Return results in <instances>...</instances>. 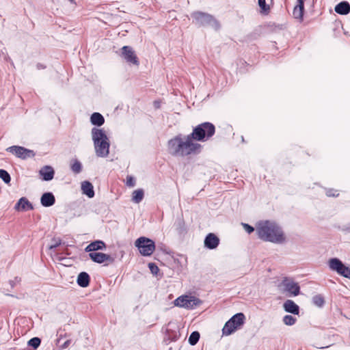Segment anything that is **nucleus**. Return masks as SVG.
<instances>
[{"label":"nucleus","instance_id":"1","mask_svg":"<svg viewBox=\"0 0 350 350\" xmlns=\"http://www.w3.org/2000/svg\"><path fill=\"white\" fill-rule=\"evenodd\" d=\"M215 133V126L209 122L201 123L193 129L191 133L178 134L167 142L169 153L174 157L197 155L202 152V146L197 142H206Z\"/></svg>","mask_w":350,"mask_h":350},{"label":"nucleus","instance_id":"2","mask_svg":"<svg viewBox=\"0 0 350 350\" xmlns=\"http://www.w3.org/2000/svg\"><path fill=\"white\" fill-rule=\"evenodd\" d=\"M256 232L258 237L263 241L282 244L286 240L281 226L271 220L259 221L256 225Z\"/></svg>","mask_w":350,"mask_h":350},{"label":"nucleus","instance_id":"3","mask_svg":"<svg viewBox=\"0 0 350 350\" xmlns=\"http://www.w3.org/2000/svg\"><path fill=\"white\" fill-rule=\"evenodd\" d=\"M92 140L96 155L105 157L109 154V140L103 129L93 128L92 129Z\"/></svg>","mask_w":350,"mask_h":350},{"label":"nucleus","instance_id":"4","mask_svg":"<svg viewBox=\"0 0 350 350\" xmlns=\"http://www.w3.org/2000/svg\"><path fill=\"white\" fill-rule=\"evenodd\" d=\"M193 22L199 26H212L215 28L219 27V22L211 14L197 11L191 13Z\"/></svg>","mask_w":350,"mask_h":350},{"label":"nucleus","instance_id":"5","mask_svg":"<svg viewBox=\"0 0 350 350\" xmlns=\"http://www.w3.org/2000/svg\"><path fill=\"white\" fill-rule=\"evenodd\" d=\"M245 317L243 313L239 312L232 316L225 324L222 332L224 335H230L237 329H239L245 323Z\"/></svg>","mask_w":350,"mask_h":350},{"label":"nucleus","instance_id":"6","mask_svg":"<svg viewBox=\"0 0 350 350\" xmlns=\"http://www.w3.org/2000/svg\"><path fill=\"white\" fill-rule=\"evenodd\" d=\"M135 245L144 256H150L155 250L154 242L152 239L145 237L138 238L135 242Z\"/></svg>","mask_w":350,"mask_h":350},{"label":"nucleus","instance_id":"7","mask_svg":"<svg viewBox=\"0 0 350 350\" xmlns=\"http://www.w3.org/2000/svg\"><path fill=\"white\" fill-rule=\"evenodd\" d=\"M329 266L332 270L336 271L345 278L350 279V268L346 267L339 259L336 258H331L329 260Z\"/></svg>","mask_w":350,"mask_h":350},{"label":"nucleus","instance_id":"8","mask_svg":"<svg viewBox=\"0 0 350 350\" xmlns=\"http://www.w3.org/2000/svg\"><path fill=\"white\" fill-rule=\"evenodd\" d=\"M6 151L21 159H27L29 157H33L36 154L33 150L20 146H10L6 148Z\"/></svg>","mask_w":350,"mask_h":350},{"label":"nucleus","instance_id":"9","mask_svg":"<svg viewBox=\"0 0 350 350\" xmlns=\"http://www.w3.org/2000/svg\"><path fill=\"white\" fill-rule=\"evenodd\" d=\"M281 286H283L284 291L288 293L290 295L297 296L300 293L299 284L288 278H284L282 280Z\"/></svg>","mask_w":350,"mask_h":350},{"label":"nucleus","instance_id":"10","mask_svg":"<svg viewBox=\"0 0 350 350\" xmlns=\"http://www.w3.org/2000/svg\"><path fill=\"white\" fill-rule=\"evenodd\" d=\"M121 51L122 57L126 61V62L133 64L136 66L139 64L138 57L135 55V51L132 47L129 46H124L121 49Z\"/></svg>","mask_w":350,"mask_h":350},{"label":"nucleus","instance_id":"11","mask_svg":"<svg viewBox=\"0 0 350 350\" xmlns=\"http://www.w3.org/2000/svg\"><path fill=\"white\" fill-rule=\"evenodd\" d=\"M89 257L92 261L99 264L105 262H108L109 263L114 262V258L110 255L101 252H90Z\"/></svg>","mask_w":350,"mask_h":350},{"label":"nucleus","instance_id":"12","mask_svg":"<svg viewBox=\"0 0 350 350\" xmlns=\"http://www.w3.org/2000/svg\"><path fill=\"white\" fill-rule=\"evenodd\" d=\"M219 244V239L213 233H209L204 239V246L210 250L215 249Z\"/></svg>","mask_w":350,"mask_h":350},{"label":"nucleus","instance_id":"13","mask_svg":"<svg viewBox=\"0 0 350 350\" xmlns=\"http://www.w3.org/2000/svg\"><path fill=\"white\" fill-rule=\"evenodd\" d=\"M39 174L43 180L49 181L53 178L55 171L51 166L45 165L40 170Z\"/></svg>","mask_w":350,"mask_h":350},{"label":"nucleus","instance_id":"14","mask_svg":"<svg viewBox=\"0 0 350 350\" xmlns=\"http://www.w3.org/2000/svg\"><path fill=\"white\" fill-rule=\"evenodd\" d=\"M32 204L25 197H22L14 206V209L18 211L32 210Z\"/></svg>","mask_w":350,"mask_h":350},{"label":"nucleus","instance_id":"15","mask_svg":"<svg viewBox=\"0 0 350 350\" xmlns=\"http://www.w3.org/2000/svg\"><path fill=\"white\" fill-rule=\"evenodd\" d=\"M305 1L306 0H297V4L293 9V16L295 18L299 19V21H303Z\"/></svg>","mask_w":350,"mask_h":350},{"label":"nucleus","instance_id":"16","mask_svg":"<svg viewBox=\"0 0 350 350\" xmlns=\"http://www.w3.org/2000/svg\"><path fill=\"white\" fill-rule=\"evenodd\" d=\"M41 204L44 207L53 206L55 202L54 195L51 192H46L42 194L40 198Z\"/></svg>","mask_w":350,"mask_h":350},{"label":"nucleus","instance_id":"17","mask_svg":"<svg viewBox=\"0 0 350 350\" xmlns=\"http://www.w3.org/2000/svg\"><path fill=\"white\" fill-rule=\"evenodd\" d=\"M335 12L340 15H347L350 13V4L343 1L338 3L334 8Z\"/></svg>","mask_w":350,"mask_h":350},{"label":"nucleus","instance_id":"18","mask_svg":"<svg viewBox=\"0 0 350 350\" xmlns=\"http://www.w3.org/2000/svg\"><path fill=\"white\" fill-rule=\"evenodd\" d=\"M284 310L293 314H298L299 312V306L292 300L287 299L283 304Z\"/></svg>","mask_w":350,"mask_h":350},{"label":"nucleus","instance_id":"19","mask_svg":"<svg viewBox=\"0 0 350 350\" xmlns=\"http://www.w3.org/2000/svg\"><path fill=\"white\" fill-rule=\"evenodd\" d=\"M106 245L103 241H95L90 243L85 249L88 252H96L97 250H103Z\"/></svg>","mask_w":350,"mask_h":350},{"label":"nucleus","instance_id":"20","mask_svg":"<svg viewBox=\"0 0 350 350\" xmlns=\"http://www.w3.org/2000/svg\"><path fill=\"white\" fill-rule=\"evenodd\" d=\"M77 284L79 286L85 288L89 286L90 278L86 272H81L77 277Z\"/></svg>","mask_w":350,"mask_h":350},{"label":"nucleus","instance_id":"21","mask_svg":"<svg viewBox=\"0 0 350 350\" xmlns=\"http://www.w3.org/2000/svg\"><path fill=\"white\" fill-rule=\"evenodd\" d=\"M81 189L83 193L85 194L89 198H93L94 196V187L90 182H83L81 184Z\"/></svg>","mask_w":350,"mask_h":350},{"label":"nucleus","instance_id":"22","mask_svg":"<svg viewBox=\"0 0 350 350\" xmlns=\"http://www.w3.org/2000/svg\"><path fill=\"white\" fill-rule=\"evenodd\" d=\"M174 225L176 230L179 235H185L187 232V228L183 218L178 219Z\"/></svg>","mask_w":350,"mask_h":350},{"label":"nucleus","instance_id":"23","mask_svg":"<svg viewBox=\"0 0 350 350\" xmlns=\"http://www.w3.org/2000/svg\"><path fill=\"white\" fill-rule=\"evenodd\" d=\"M90 122L93 125L100 126L105 123V118L100 113L94 112L90 117Z\"/></svg>","mask_w":350,"mask_h":350},{"label":"nucleus","instance_id":"24","mask_svg":"<svg viewBox=\"0 0 350 350\" xmlns=\"http://www.w3.org/2000/svg\"><path fill=\"white\" fill-rule=\"evenodd\" d=\"M195 301V300L189 299V297L187 296H180V297H178L176 299H175L174 304L176 306L183 307L185 308H189V306H188V304H190L189 301Z\"/></svg>","mask_w":350,"mask_h":350},{"label":"nucleus","instance_id":"25","mask_svg":"<svg viewBox=\"0 0 350 350\" xmlns=\"http://www.w3.org/2000/svg\"><path fill=\"white\" fill-rule=\"evenodd\" d=\"M144 197V192L142 189L135 190L132 194V201L135 203H139Z\"/></svg>","mask_w":350,"mask_h":350},{"label":"nucleus","instance_id":"26","mask_svg":"<svg viewBox=\"0 0 350 350\" xmlns=\"http://www.w3.org/2000/svg\"><path fill=\"white\" fill-rule=\"evenodd\" d=\"M70 169L75 174H79L82 171V165L77 159L71 161Z\"/></svg>","mask_w":350,"mask_h":350},{"label":"nucleus","instance_id":"27","mask_svg":"<svg viewBox=\"0 0 350 350\" xmlns=\"http://www.w3.org/2000/svg\"><path fill=\"white\" fill-rule=\"evenodd\" d=\"M325 299L321 295H317L312 297V303L319 308L323 307L325 304Z\"/></svg>","mask_w":350,"mask_h":350},{"label":"nucleus","instance_id":"28","mask_svg":"<svg viewBox=\"0 0 350 350\" xmlns=\"http://www.w3.org/2000/svg\"><path fill=\"white\" fill-rule=\"evenodd\" d=\"M200 333L197 331L193 332L189 337V342L191 345L197 344L200 339Z\"/></svg>","mask_w":350,"mask_h":350},{"label":"nucleus","instance_id":"29","mask_svg":"<svg viewBox=\"0 0 350 350\" xmlns=\"http://www.w3.org/2000/svg\"><path fill=\"white\" fill-rule=\"evenodd\" d=\"M0 178H1L5 183H10L11 177L10 174L5 170L0 169Z\"/></svg>","mask_w":350,"mask_h":350},{"label":"nucleus","instance_id":"30","mask_svg":"<svg viewBox=\"0 0 350 350\" xmlns=\"http://www.w3.org/2000/svg\"><path fill=\"white\" fill-rule=\"evenodd\" d=\"M296 321L295 317L289 314L285 315L283 318V322L286 325H293L295 323Z\"/></svg>","mask_w":350,"mask_h":350},{"label":"nucleus","instance_id":"31","mask_svg":"<svg viewBox=\"0 0 350 350\" xmlns=\"http://www.w3.org/2000/svg\"><path fill=\"white\" fill-rule=\"evenodd\" d=\"M41 343V340L38 337H34L28 341L29 346L33 349H37Z\"/></svg>","mask_w":350,"mask_h":350},{"label":"nucleus","instance_id":"32","mask_svg":"<svg viewBox=\"0 0 350 350\" xmlns=\"http://www.w3.org/2000/svg\"><path fill=\"white\" fill-rule=\"evenodd\" d=\"M258 3L261 9L262 13L267 14L269 12L270 8L268 5L266 4L265 0H258Z\"/></svg>","mask_w":350,"mask_h":350},{"label":"nucleus","instance_id":"33","mask_svg":"<svg viewBox=\"0 0 350 350\" xmlns=\"http://www.w3.org/2000/svg\"><path fill=\"white\" fill-rule=\"evenodd\" d=\"M148 268L150 269V272L154 275H157L159 269L158 266L154 262H150L148 263Z\"/></svg>","mask_w":350,"mask_h":350},{"label":"nucleus","instance_id":"34","mask_svg":"<svg viewBox=\"0 0 350 350\" xmlns=\"http://www.w3.org/2000/svg\"><path fill=\"white\" fill-rule=\"evenodd\" d=\"M242 226H243V228L245 229V230L248 234H251L252 232H253L255 230V229L253 226H252L247 224L242 223Z\"/></svg>","mask_w":350,"mask_h":350},{"label":"nucleus","instance_id":"35","mask_svg":"<svg viewBox=\"0 0 350 350\" xmlns=\"http://www.w3.org/2000/svg\"><path fill=\"white\" fill-rule=\"evenodd\" d=\"M126 184L129 187H134L135 185V180L132 176H127Z\"/></svg>","mask_w":350,"mask_h":350},{"label":"nucleus","instance_id":"36","mask_svg":"<svg viewBox=\"0 0 350 350\" xmlns=\"http://www.w3.org/2000/svg\"><path fill=\"white\" fill-rule=\"evenodd\" d=\"M326 195L329 197H337L338 196L339 193L336 190L330 189L326 191Z\"/></svg>","mask_w":350,"mask_h":350},{"label":"nucleus","instance_id":"37","mask_svg":"<svg viewBox=\"0 0 350 350\" xmlns=\"http://www.w3.org/2000/svg\"><path fill=\"white\" fill-rule=\"evenodd\" d=\"M21 278L19 277H15L14 280H10L9 283L12 288H14L17 284H20Z\"/></svg>","mask_w":350,"mask_h":350},{"label":"nucleus","instance_id":"38","mask_svg":"<svg viewBox=\"0 0 350 350\" xmlns=\"http://www.w3.org/2000/svg\"><path fill=\"white\" fill-rule=\"evenodd\" d=\"M189 299H194L195 301H189L190 302V304H188V306H189V308H193L194 306H197L200 304V301L194 297H189Z\"/></svg>","mask_w":350,"mask_h":350},{"label":"nucleus","instance_id":"39","mask_svg":"<svg viewBox=\"0 0 350 350\" xmlns=\"http://www.w3.org/2000/svg\"><path fill=\"white\" fill-rule=\"evenodd\" d=\"M62 243V241L61 240H58L57 241H55V243L51 245L49 247V249L51 250H55V248H57L58 246H59Z\"/></svg>","mask_w":350,"mask_h":350},{"label":"nucleus","instance_id":"40","mask_svg":"<svg viewBox=\"0 0 350 350\" xmlns=\"http://www.w3.org/2000/svg\"><path fill=\"white\" fill-rule=\"evenodd\" d=\"M36 68L38 70H41V69H45L46 68V66L43 64L38 63L36 64Z\"/></svg>","mask_w":350,"mask_h":350},{"label":"nucleus","instance_id":"41","mask_svg":"<svg viewBox=\"0 0 350 350\" xmlns=\"http://www.w3.org/2000/svg\"><path fill=\"white\" fill-rule=\"evenodd\" d=\"M70 340H66L64 345H62L63 348H66L67 347H68V345H70Z\"/></svg>","mask_w":350,"mask_h":350},{"label":"nucleus","instance_id":"42","mask_svg":"<svg viewBox=\"0 0 350 350\" xmlns=\"http://www.w3.org/2000/svg\"><path fill=\"white\" fill-rule=\"evenodd\" d=\"M154 105L155 108L159 109L160 107V103L159 101H154Z\"/></svg>","mask_w":350,"mask_h":350},{"label":"nucleus","instance_id":"43","mask_svg":"<svg viewBox=\"0 0 350 350\" xmlns=\"http://www.w3.org/2000/svg\"><path fill=\"white\" fill-rule=\"evenodd\" d=\"M345 230L350 233V224L346 227Z\"/></svg>","mask_w":350,"mask_h":350},{"label":"nucleus","instance_id":"44","mask_svg":"<svg viewBox=\"0 0 350 350\" xmlns=\"http://www.w3.org/2000/svg\"><path fill=\"white\" fill-rule=\"evenodd\" d=\"M71 3H75V0H68Z\"/></svg>","mask_w":350,"mask_h":350}]
</instances>
